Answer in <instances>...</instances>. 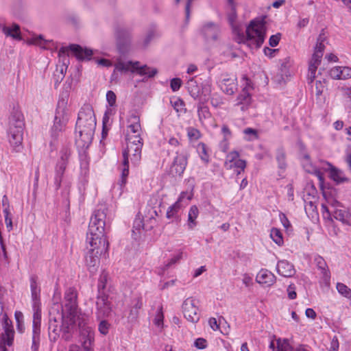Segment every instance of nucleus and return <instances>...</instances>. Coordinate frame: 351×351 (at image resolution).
Masks as SVG:
<instances>
[{"label":"nucleus","instance_id":"nucleus-1","mask_svg":"<svg viewBox=\"0 0 351 351\" xmlns=\"http://www.w3.org/2000/svg\"><path fill=\"white\" fill-rule=\"evenodd\" d=\"M77 304V292L74 287H69L64 293V304L55 305L49 311V337L55 342L61 337L66 341L72 339L77 329V322L84 319Z\"/></svg>","mask_w":351,"mask_h":351},{"label":"nucleus","instance_id":"nucleus-2","mask_svg":"<svg viewBox=\"0 0 351 351\" xmlns=\"http://www.w3.org/2000/svg\"><path fill=\"white\" fill-rule=\"evenodd\" d=\"M106 209L100 208L92 215L88 230L86 234V243L90 249L86 255V264L91 273L96 271L100 263V256L108 250V241L105 237Z\"/></svg>","mask_w":351,"mask_h":351},{"label":"nucleus","instance_id":"nucleus-3","mask_svg":"<svg viewBox=\"0 0 351 351\" xmlns=\"http://www.w3.org/2000/svg\"><path fill=\"white\" fill-rule=\"evenodd\" d=\"M96 127V119L93 108L84 105L78 113L75 124V143L77 147L87 149L92 143Z\"/></svg>","mask_w":351,"mask_h":351},{"label":"nucleus","instance_id":"nucleus-4","mask_svg":"<svg viewBox=\"0 0 351 351\" xmlns=\"http://www.w3.org/2000/svg\"><path fill=\"white\" fill-rule=\"evenodd\" d=\"M266 16L255 18L246 27L245 35L237 32L235 40L239 43L246 44L250 47L259 49L265 41L266 36Z\"/></svg>","mask_w":351,"mask_h":351},{"label":"nucleus","instance_id":"nucleus-5","mask_svg":"<svg viewBox=\"0 0 351 351\" xmlns=\"http://www.w3.org/2000/svg\"><path fill=\"white\" fill-rule=\"evenodd\" d=\"M138 64L139 62L138 61H128L127 62L119 61L115 64V69L112 77L114 76L116 71L121 73H127L128 71L132 73L136 72L139 75H145L147 78L154 77L158 73V69L156 68H151L147 64L139 66Z\"/></svg>","mask_w":351,"mask_h":351},{"label":"nucleus","instance_id":"nucleus-6","mask_svg":"<svg viewBox=\"0 0 351 351\" xmlns=\"http://www.w3.org/2000/svg\"><path fill=\"white\" fill-rule=\"evenodd\" d=\"M71 155V152L68 147H63L60 151V156L54 168L53 185L56 191L61 187Z\"/></svg>","mask_w":351,"mask_h":351},{"label":"nucleus","instance_id":"nucleus-7","mask_svg":"<svg viewBox=\"0 0 351 351\" xmlns=\"http://www.w3.org/2000/svg\"><path fill=\"white\" fill-rule=\"evenodd\" d=\"M25 123L9 119L8 138L10 145L16 152L23 149L22 142Z\"/></svg>","mask_w":351,"mask_h":351},{"label":"nucleus","instance_id":"nucleus-8","mask_svg":"<svg viewBox=\"0 0 351 351\" xmlns=\"http://www.w3.org/2000/svg\"><path fill=\"white\" fill-rule=\"evenodd\" d=\"M70 51L78 61H88L91 60L93 51L91 49L83 47L77 44H71L68 47H62L59 51V57L68 56Z\"/></svg>","mask_w":351,"mask_h":351},{"label":"nucleus","instance_id":"nucleus-9","mask_svg":"<svg viewBox=\"0 0 351 351\" xmlns=\"http://www.w3.org/2000/svg\"><path fill=\"white\" fill-rule=\"evenodd\" d=\"M64 101H59L58 108L53 120V125L51 129L52 137L56 138L60 132H63L69 121V116L64 108Z\"/></svg>","mask_w":351,"mask_h":351},{"label":"nucleus","instance_id":"nucleus-10","mask_svg":"<svg viewBox=\"0 0 351 351\" xmlns=\"http://www.w3.org/2000/svg\"><path fill=\"white\" fill-rule=\"evenodd\" d=\"M117 47L121 54L126 53L130 47L132 41L131 29L123 26L114 29Z\"/></svg>","mask_w":351,"mask_h":351},{"label":"nucleus","instance_id":"nucleus-11","mask_svg":"<svg viewBox=\"0 0 351 351\" xmlns=\"http://www.w3.org/2000/svg\"><path fill=\"white\" fill-rule=\"evenodd\" d=\"M96 317L97 319H105L111 315L112 304L106 293L97 294L96 298Z\"/></svg>","mask_w":351,"mask_h":351},{"label":"nucleus","instance_id":"nucleus-12","mask_svg":"<svg viewBox=\"0 0 351 351\" xmlns=\"http://www.w3.org/2000/svg\"><path fill=\"white\" fill-rule=\"evenodd\" d=\"M211 93L210 86L208 84H204L202 86V95L204 97L200 98L197 104V114L200 121L203 119H208L210 117V113L209 108L205 104L208 101L210 94Z\"/></svg>","mask_w":351,"mask_h":351},{"label":"nucleus","instance_id":"nucleus-13","mask_svg":"<svg viewBox=\"0 0 351 351\" xmlns=\"http://www.w3.org/2000/svg\"><path fill=\"white\" fill-rule=\"evenodd\" d=\"M182 307L184 316L188 321L192 323L199 321L198 308L195 306L194 300L187 298L184 301Z\"/></svg>","mask_w":351,"mask_h":351},{"label":"nucleus","instance_id":"nucleus-14","mask_svg":"<svg viewBox=\"0 0 351 351\" xmlns=\"http://www.w3.org/2000/svg\"><path fill=\"white\" fill-rule=\"evenodd\" d=\"M251 81L246 78V85L242 89L241 93L237 96L236 99V106H241L242 111H245L248 109L252 103V97L248 91V87L250 86Z\"/></svg>","mask_w":351,"mask_h":351},{"label":"nucleus","instance_id":"nucleus-15","mask_svg":"<svg viewBox=\"0 0 351 351\" xmlns=\"http://www.w3.org/2000/svg\"><path fill=\"white\" fill-rule=\"evenodd\" d=\"M187 165V157L184 154H178L173 160L169 173L172 176H181Z\"/></svg>","mask_w":351,"mask_h":351},{"label":"nucleus","instance_id":"nucleus-16","mask_svg":"<svg viewBox=\"0 0 351 351\" xmlns=\"http://www.w3.org/2000/svg\"><path fill=\"white\" fill-rule=\"evenodd\" d=\"M220 33L219 26L213 22L206 23L202 28V34L206 40H217Z\"/></svg>","mask_w":351,"mask_h":351},{"label":"nucleus","instance_id":"nucleus-17","mask_svg":"<svg viewBox=\"0 0 351 351\" xmlns=\"http://www.w3.org/2000/svg\"><path fill=\"white\" fill-rule=\"evenodd\" d=\"M332 217L343 225L351 226V208L341 207L332 211Z\"/></svg>","mask_w":351,"mask_h":351},{"label":"nucleus","instance_id":"nucleus-18","mask_svg":"<svg viewBox=\"0 0 351 351\" xmlns=\"http://www.w3.org/2000/svg\"><path fill=\"white\" fill-rule=\"evenodd\" d=\"M77 323L82 343L85 341L88 343L90 340V343H93L94 341V332L92 328L86 325L84 319H82Z\"/></svg>","mask_w":351,"mask_h":351},{"label":"nucleus","instance_id":"nucleus-19","mask_svg":"<svg viewBox=\"0 0 351 351\" xmlns=\"http://www.w3.org/2000/svg\"><path fill=\"white\" fill-rule=\"evenodd\" d=\"M256 280L259 284H263L267 287H270L276 282V277L270 271L261 269L257 274Z\"/></svg>","mask_w":351,"mask_h":351},{"label":"nucleus","instance_id":"nucleus-20","mask_svg":"<svg viewBox=\"0 0 351 351\" xmlns=\"http://www.w3.org/2000/svg\"><path fill=\"white\" fill-rule=\"evenodd\" d=\"M276 270L278 274L287 278L292 277L295 273L293 265L286 260L278 262Z\"/></svg>","mask_w":351,"mask_h":351},{"label":"nucleus","instance_id":"nucleus-21","mask_svg":"<svg viewBox=\"0 0 351 351\" xmlns=\"http://www.w3.org/2000/svg\"><path fill=\"white\" fill-rule=\"evenodd\" d=\"M200 88L194 78H191L186 82V88L190 95L195 100H200L204 97L202 95V86Z\"/></svg>","mask_w":351,"mask_h":351},{"label":"nucleus","instance_id":"nucleus-22","mask_svg":"<svg viewBox=\"0 0 351 351\" xmlns=\"http://www.w3.org/2000/svg\"><path fill=\"white\" fill-rule=\"evenodd\" d=\"M276 351H310L308 346L304 344H300L295 348H293L287 339H283L282 341L279 339L277 340V350Z\"/></svg>","mask_w":351,"mask_h":351},{"label":"nucleus","instance_id":"nucleus-23","mask_svg":"<svg viewBox=\"0 0 351 351\" xmlns=\"http://www.w3.org/2000/svg\"><path fill=\"white\" fill-rule=\"evenodd\" d=\"M29 280L32 299L33 300V302L34 303L35 307L36 303H40V288L38 285V277L36 276H31Z\"/></svg>","mask_w":351,"mask_h":351},{"label":"nucleus","instance_id":"nucleus-24","mask_svg":"<svg viewBox=\"0 0 351 351\" xmlns=\"http://www.w3.org/2000/svg\"><path fill=\"white\" fill-rule=\"evenodd\" d=\"M236 78L225 77L221 80V88L227 95H232L237 90Z\"/></svg>","mask_w":351,"mask_h":351},{"label":"nucleus","instance_id":"nucleus-25","mask_svg":"<svg viewBox=\"0 0 351 351\" xmlns=\"http://www.w3.org/2000/svg\"><path fill=\"white\" fill-rule=\"evenodd\" d=\"M329 165V170H330V178L334 180L337 184H340L343 182H346L349 181V179L345 176L344 173L337 169V167L332 166L331 164Z\"/></svg>","mask_w":351,"mask_h":351},{"label":"nucleus","instance_id":"nucleus-26","mask_svg":"<svg viewBox=\"0 0 351 351\" xmlns=\"http://www.w3.org/2000/svg\"><path fill=\"white\" fill-rule=\"evenodd\" d=\"M14 331L12 328H5V332L1 335V341L0 343V350L7 351L5 346H11L14 341Z\"/></svg>","mask_w":351,"mask_h":351},{"label":"nucleus","instance_id":"nucleus-27","mask_svg":"<svg viewBox=\"0 0 351 351\" xmlns=\"http://www.w3.org/2000/svg\"><path fill=\"white\" fill-rule=\"evenodd\" d=\"M314 262L316 264L317 267L321 271L323 274V278L325 280H330V272L328 269L326 261L319 255H317L314 258Z\"/></svg>","mask_w":351,"mask_h":351},{"label":"nucleus","instance_id":"nucleus-28","mask_svg":"<svg viewBox=\"0 0 351 351\" xmlns=\"http://www.w3.org/2000/svg\"><path fill=\"white\" fill-rule=\"evenodd\" d=\"M2 30L7 36L12 37L16 40H22L20 26L16 23H13L11 27L3 26Z\"/></svg>","mask_w":351,"mask_h":351},{"label":"nucleus","instance_id":"nucleus-29","mask_svg":"<svg viewBox=\"0 0 351 351\" xmlns=\"http://www.w3.org/2000/svg\"><path fill=\"white\" fill-rule=\"evenodd\" d=\"M128 122L130 123L128 128L130 130L131 132H132L134 134H140L141 127L140 123L139 116L135 114H131L128 119Z\"/></svg>","mask_w":351,"mask_h":351},{"label":"nucleus","instance_id":"nucleus-30","mask_svg":"<svg viewBox=\"0 0 351 351\" xmlns=\"http://www.w3.org/2000/svg\"><path fill=\"white\" fill-rule=\"evenodd\" d=\"M39 304L40 303H36L35 307L34 303L33 304L34 313L33 315L32 331H40L41 311L39 308Z\"/></svg>","mask_w":351,"mask_h":351},{"label":"nucleus","instance_id":"nucleus-31","mask_svg":"<svg viewBox=\"0 0 351 351\" xmlns=\"http://www.w3.org/2000/svg\"><path fill=\"white\" fill-rule=\"evenodd\" d=\"M123 169H121V185H124L126 183V179L129 174V157H128V152L123 151Z\"/></svg>","mask_w":351,"mask_h":351},{"label":"nucleus","instance_id":"nucleus-32","mask_svg":"<svg viewBox=\"0 0 351 351\" xmlns=\"http://www.w3.org/2000/svg\"><path fill=\"white\" fill-rule=\"evenodd\" d=\"M80 166L81 169V175L86 176L89 171V158L86 151L80 153Z\"/></svg>","mask_w":351,"mask_h":351},{"label":"nucleus","instance_id":"nucleus-33","mask_svg":"<svg viewBox=\"0 0 351 351\" xmlns=\"http://www.w3.org/2000/svg\"><path fill=\"white\" fill-rule=\"evenodd\" d=\"M182 208L181 199H178L173 204L169 206L167 210L166 217L168 219H178V213Z\"/></svg>","mask_w":351,"mask_h":351},{"label":"nucleus","instance_id":"nucleus-34","mask_svg":"<svg viewBox=\"0 0 351 351\" xmlns=\"http://www.w3.org/2000/svg\"><path fill=\"white\" fill-rule=\"evenodd\" d=\"M198 214V208L195 205L192 206L188 215V226L189 229L193 230L197 225L195 219H197Z\"/></svg>","mask_w":351,"mask_h":351},{"label":"nucleus","instance_id":"nucleus-35","mask_svg":"<svg viewBox=\"0 0 351 351\" xmlns=\"http://www.w3.org/2000/svg\"><path fill=\"white\" fill-rule=\"evenodd\" d=\"M276 159L278 168L285 169L287 167L286 152L283 147H280L276 149Z\"/></svg>","mask_w":351,"mask_h":351},{"label":"nucleus","instance_id":"nucleus-36","mask_svg":"<svg viewBox=\"0 0 351 351\" xmlns=\"http://www.w3.org/2000/svg\"><path fill=\"white\" fill-rule=\"evenodd\" d=\"M144 228V223L143 219L141 218H136L133 223L132 230V237L134 239L137 240L140 238L141 230Z\"/></svg>","mask_w":351,"mask_h":351},{"label":"nucleus","instance_id":"nucleus-37","mask_svg":"<svg viewBox=\"0 0 351 351\" xmlns=\"http://www.w3.org/2000/svg\"><path fill=\"white\" fill-rule=\"evenodd\" d=\"M143 306L141 298H137L136 302L130 311L128 315V319L130 322H133L136 320L138 316V310L141 308Z\"/></svg>","mask_w":351,"mask_h":351},{"label":"nucleus","instance_id":"nucleus-38","mask_svg":"<svg viewBox=\"0 0 351 351\" xmlns=\"http://www.w3.org/2000/svg\"><path fill=\"white\" fill-rule=\"evenodd\" d=\"M228 3L230 7V11L228 14V19L230 24L233 27V25L237 18L236 3L234 0H228Z\"/></svg>","mask_w":351,"mask_h":351},{"label":"nucleus","instance_id":"nucleus-39","mask_svg":"<svg viewBox=\"0 0 351 351\" xmlns=\"http://www.w3.org/2000/svg\"><path fill=\"white\" fill-rule=\"evenodd\" d=\"M136 145L137 146H134L132 151L130 152V154H132L131 160L134 164H138L140 162L141 158L143 144L137 143Z\"/></svg>","mask_w":351,"mask_h":351},{"label":"nucleus","instance_id":"nucleus-40","mask_svg":"<svg viewBox=\"0 0 351 351\" xmlns=\"http://www.w3.org/2000/svg\"><path fill=\"white\" fill-rule=\"evenodd\" d=\"M128 140L130 141V145H128V147L123 150L128 152V157H129L130 152L132 151L133 147L134 146H137V143L143 145V139L141 138L140 134H134V136L130 137Z\"/></svg>","mask_w":351,"mask_h":351},{"label":"nucleus","instance_id":"nucleus-41","mask_svg":"<svg viewBox=\"0 0 351 351\" xmlns=\"http://www.w3.org/2000/svg\"><path fill=\"white\" fill-rule=\"evenodd\" d=\"M107 280H108V274L105 271H103L101 274L100 275L99 280H98V284H97L98 294L105 293L104 290L106 288Z\"/></svg>","mask_w":351,"mask_h":351},{"label":"nucleus","instance_id":"nucleus-42","mask_svg":"<svg viewBox=\"0 0 351 351\" xmlns=\"http://www.w3.org/2000/svg\"><path fill=\"white\" fill-rule=\"evenodd\" d=\"M270 237L272 240L278 245H282L283 244L284 241L282 233L278 228H273L271 230Z\"/></svg>","mask_w":351,"mask_h":351},{"label":"nucleus","instance_id":"nucleus-43","mask_svg":"<svg viewBox=\"0 0 351 351\" xmlns=\"http://www.w3.org/2000/svg\"><path fill=\"white\" fill-rule=\"evenodd\" d=\"M338 292L347 298H351V289L346 285L341 282H337L336 285Z\"/></svg>","mask_w":351,"mask_h":351},{"label":"nucleus","instance_id":"nucleus-44","mask_svg":"<svg viewBox=\"0 0 351 351\" xmlns=\"http://www.w3.org/2000/svg\"><path fill=\"white\" fill-rule=\"evenodd\" d=\"M40 343V331H32V351H38Z\"/></svg>","mask_w":351,"mask_h":351},{"label":"nucleus","instance_id":"nucleus-45","mask_svg":"<svg viewBox=\"0 0 351 351\" xmlns=\"http://www.w3.org/2000/svg\"><path fill=\"white\" fill-rule=\"evenodd\" d=\"M15 319L16 321V328L19 332L23 333L25 330L23 324V314L21 311H16L14 313Z\"/></svg>","mask_w":351,"mask_h":351},{"label":"nucleus","instance_id":"nucleus-46","mask_svg":"<svg viewBox=\"0 0 351 351\" xmlns=\"http://www.w3.org/2000/svg\"><path fill=\"white\" fill-rule=\"evenodd\" d=\"M239 154L237 151L230 152L226 156V161L225 165L228 167H232V162H235L239 159Z\"/></svg>","mask_w":351,"mask_h":351},{"label":"nucleus","instance_id":"nucleus-47","mask_svg":"<svg viewBox=\"0 0 351 351\" xmlns=\"http://www.w3.org/2000/svg\"><path fill=\"white\" fill-rule=\"evenodd\" d=\"M9 119L18 121H22L23 122H24V117L23 114L19 110V108L16 107H14L12 108Z\"/></svg>","mask_w":351,"mask_h":351},{"label":"nucleus","instance_id":"nucleus-48","mask_svg":"<svg viewBox=\"0 0 351 351\" xmlns=\"http://www.w3.org/2000/svg\"><path fill=\"white\" fill-rule=\"evenodd\" d=\"M110 326V324L107 320L101 319V322L99 324L98 329L100 333H101L104 335H106L108 333Z\"/></svg>","mask_w":351,"mask_h":351},{"label":"nucleus","instance_id":"nucleus-49","mask_svg":"<svg viewBox=\"0 0 351 351\" xmlns=\"http://www.w3.org/2000/svg\"><path fill=\"white\" fill-rule=\"evenodd\" d=\"M328 193V191H322L323 196L324 197V198H326L327 199L328 202L330 203L332 207H334V210H335V208H337L344 207V206L341 202L337 201V199H333L332 197H330L328 199V197H327Z\"/></svg>","mask_w":351,"mask_h":351},{"label":"nucleus","instance_id":"nucleus-50","mask_svg":"<svg viewBox=\"0 0 351 351\" xmlns=\"http://www.w3.org/2000/svg\"><path fill=\"white\" fill-rule=\"evenodd\" d=\"M49 42H50V41L45 40L42 35H39V36L33 37L29 40V43L30 44L37 45H39V46H40L42 47H44V48L45 47L44 46V45H45L46 43H47Z\"/></svg>","mask_w":351,"mask_h":351},{"label":"nucleus","instance_id":"nucleus-51","mask_svg":"<svg viewBox=\"0 0 351 351\" xmlns=\"http://www.w3.org/2000/svg\"><path fill=\"white\" fill-rule=\"evenodd\" d=\"M163 319H164V315L162 312V306H161L156 313L155 319H154V324L157 326H160L163 325Z\"/></svg>","mask_w":351,"mask_h":351},{"label":"nucleus","instance_id":"nucleus-52","mask_svg":"<svg viewBox=\"0 0 351 351\" xmlns=\"http://www.w3.org/2000/svg\"><path fill=\"white\" fill-rule=\"evenodd\" d=\"M341 67L337 66L331 69L329 75L332 79L341 80Z\"/></svg>","mask_w":351,"mask_h":351},{"label":"nucleus","instance_id":"nucleus-53","mask_svg":"<svg viewBox=\"0 0 351 351\" xmlns=\"http://www.w3.org/2000/svg\"><path fill=\"white\" fill-rule=\"evenodd\" d=\"M156 36V34L154 30L153 29H151L149 31H148V32L147 33V35L143 40V47H147L149 44L150 43V42Z\"/></svg>","mask_w":351,"mask_h":351},{"label":"nucleus","instance_id":"nucleus-54","mask_svg":"<svg viewBox=\"0 0 351 351\" xmlns=\"http://www.w3.org/2000/svg\"><path fill=\"white\" fill-rule=\"evenodd\" d=\"M182 85V80L180 78H173L170 82V87L173 92L178 90Z\"/></svg>","mask_w":351,"mask_h":351},{"label":"nucleus","instance_id":"nucleus-55","mask_svg":"<svg viewBox=\"0 0 351 351\" xmlns=\"http://www.w3.org/2000/svg\"><path fill=\"white\" fill-rule=\"evenodd\" d=\"M116 95L112 90H108L106 93V99L110 107L115 105L116 103Z\"/></svg>","mask_w":351,"mask_h":351},{"label":"nucleus","instance_id":"nucleus-56","mask_svg":"<svg viewBox=\"0 0 351 351\" xmlns=\"http://www.w3.org/2000/svg\"><path fill=\"white\" fill-rule=\"evenodd\" d=\"M280 38H281V34H280V33H277L276 34L271 36L269 39V45L271 47H276L279 43Z\"/></svg>","mask_w":351,"mask_h":351},{"label":"nucleus","instance_id":"nucleus-57","mask_svg":"<svg viewBox=\"0 0 351 351\" xmlns=\"http://www.w3.org/2000/svg\"><path fill=\"white\" fill-rule=\"evenodd\" d=\"M188 136L190 139L197 140L200 137V132L194 128H189L188 129Z\"/></svg>","mask_w":351,"mask_h":351},{"label":"nucleus","instance_id":"nucleus-58","mask_svg":"<svg viewBox=\"0 0 351 351\" xmlns=\"http://www.w3.org/2000/svg\"><path fill=\"white\" fill-rule=\"evenodd\" d=\"M199 149H201V159L204 160L206 163H208V155L206 152V145L204 143H200L199 144Z\"/></svg>","mask_w":351,"mask_h":351},{"label":"nucleus","instance_id":"nucleus-59","mask_svg":"<svg viewBox=\"0 0 351 351\" xmlns=\"http://www.w3.org/2000/svg\"><path fill=\"white\" fill-rule=\"evenodd\" d=\"M194 346L197 349L202 350L207 347V341L204 338H197L194 342Z\"/></svg>","mask_w":351,"mask_h":351},{"label":"nucleus","instance_id":"nucleus-60","mask_svg":"<svg viewBox=\"0 0 351 351\" xmlns=\"http://www.w3.org/2000/svg\"><path fill=\"white\" fill-rule=\"evenodd\" d=\"M234 166L239 169V170L237 171V174H239L241 171H244L246 167V162L243 160L238 159L234 162Z\"/></svg>","mask_w":351,"mask_h":351},{"label":"nucleus","instance_id":"nucleus-61","mask_svg":"<svg viewBox=\"0 0 351 351\" xmlns=\"http://www.w3.org/2000/svg\"><path fill=\"white\" fill-rule=\"evenodd\" d=\"M182 258V252H179L178 254L175 255L173 257H172L169 261L165 265L166 268H169L172 265L178 262L180 259Z\"/></svg>","mask_w":351,"mask_h":351},{"label":"nucleus","instance_id":"nucleus-62","mask_svg":"<svg viewBox=\"0 0 351 351\" xmlns=\"http://www.w3.org/2000/svg\"><path fill=\"white\" fill-rule=\"evenodd\" d=\"M66 20L69 23L77 26L79 23L78 17L74 14H69L66 16Z\"/></svg>","mask_w":351,"mask_h":351},{"label":"nucleus","instance_id":"nucleus-63","mask_svg":"<svg viewBox=\"0 0 351 351\" xmlns=\"http://www.w3.org/2000/svg\"><path fill=\"white\" fill-rule=\"evenodd\" d=\"M171 103L177 112H179L180 108L184 106V102L180 98L176 99L174 101H171Z\"/></svg>","mask_w":351,"mask_h":351},{"label":"nucleus","instance_id":"nucleus-64","mask_svg":"<svg viewBox=\"0 0 351 351\" xmlns=\"http://www.w3.org/2000/svg\"><path fill=\"white\" fill-rule=\"evenodd\" d=\"M341 80L351 77V68L348 66L341 67Z\"/></svg>","mask_w":351,"mask_h":351}]
</instances>
